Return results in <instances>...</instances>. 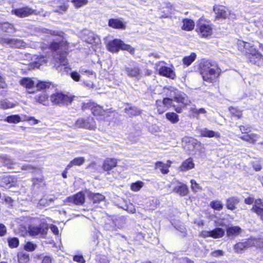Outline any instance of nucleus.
Instances as JSON below:
<instances>
[{"label":"nucleus","instance_id":"33","mask_svg":"<svg viewBox=\"0 0 263 263\" xmlns=\"http://www.w3.org/2000/svg\"><path fill=\"white\" fill-rule=\"evenodd\" d=\"M241 232V229L238 226H232L228 228L227 234L228 236H235L239 235Z\"/></svg>","mask_w":263,"mask_h":263},{"label":"nucleus","instance_id":"58","mask_svg":"<svg viewBox=\"0 0 263 263\" xmlns=\"http://www.w3.org/2000/svg\"><path fill=\"white\" fill-rule=\"evenodd\" d=\"M74 261L79 263H85V260L82 255H75L73 258Z\"/></svg>","mask_w":263,"mask_h":263},{"label":"nucleus","instance_id":"28","mask_svg":"<svg viewBox=\"0 0 263 263\" xmlns=\"http://www.w3.org/2000/svg\"><path fill=\"white\" fill-rule=\"evenodd\" d=\"M183 25L182 29L186 31L192 30L195 26V23L194 21L191 19L185 18L182 21Z\"/></svg>","mask_w":263,"mask_h":263},{"label":"nucleus","instance_id":"48","mask_svg":"<svg viewBox=\"0 0 263 263\" xmlns=\"http://www.w3.org/2000/svg\"><path fill=\"white\" fill-rule=\"evenodd\" d=\"M71 1L77 8H80L88 3V0H68Z\"/></svg>","mask_w":263,"mask_h":263},{"label":"nucleus","instance_id":"12","mask_svg":"<svg viewBox=\"0 0 263 263\" xmlns=\"http://www.w3.org/2000/svg\"><path fill=\"white\" fill-rule=\"evenodd\" d=\"M66 201L68 203H72L76 205H82L85 201V195L82 192H79L74 196L68 197Z\"/></svg>","mask_w":263,"mask_h":263},{"label":"nucleus","instance_id":"55","mask_svg":"<svg viewBox=\"0 0 263 263\" xmlns=\"http://www.w3.org/2000/svg\"><path fill=\"white\" fill-rule=\"evenodd\" d=\"M49 205V201L47 199L42 198L37 203V206L39 207H45Z\"/></svg>","mask_w":263,"mask_h":263},{"label":"nucleus","instance_id":"21","mask_svg":"<svg viewBox=\"0 0 263 263\" xmlns=\"http://www.w3.org/2000/svg\"><path fill=\"white\" fill-rule=\"evenodd\" d=\"M117 160L114 158H107L105 160L102 167L104 171H109L116 166Z\"/></svg>","mask_w":263,"mask_h":263},{"label":"nucleus","instance_id":"9","mask_svg":"<svg viewBox=\"0 0 263 263\" xmlns=\"http://www.w3.org/2000/svg\"><path fill=\"white\" fill-rule=\"evenodd\" d=\"M1 43L11 48H22L26 46V44L22 40L13 38H3Z\"/></svg>","mask_w":263,"mask_h":263},{"label":"nucleus","instance_id":"1","mask_svg":"<svg viewBox=\"0 0 263 263\" xmlns=\"http://www.w3.org/2000/svg\"><path fill=\"white\" fill-rule=\"evenodd\" d=\"M50 48L54 51L53 61L56 69L59 71L68 72L69 68L67 67L66 54L68 51V44L67 42L62 40L60 42H52Z\"/></svg>","mask_w":263,"mask_h":263},{"label":"nucleus","instance_id":"47","mask_svg":"<svg viewBox=\"0 0 263 263\" xmlns=\"http://www.w3.org/2000/svg\"><path fill=\"white\" fill-rule=\"evenodd\" d=\"M6 121L9 123H17L20 122L21 118L18 115H11L7 117Z\"/></svg>","mask_w":263,"mask_h":263},{"label":"nucleus","instance_id":"3","mask_svg":"<svg viewBox=\"0 0 263 263\" xmlns=\"http://www.w3.org/2000/svg\"><path fill=\"white\" fill-rule=\"evenodd\" d=\"M48 228L47 223L42 221L39 225L29 226L27 232L29 236L33 237H44L47 233Z\"/></svg>","mask_w":263,"mask_h":263},{"label":"nucleus","instance_id":"50","mask_svg":"<svg viewBox=\"0 0 263 263\" xmlns=\"http://www.w3.org/2000/svg\"><path fill=\"white\" fill-rule=\"evenodd\" d=\"M157 104H159V103H161L160 101H157L156 102ZM162 103L163 105H164L165 106H166L167 107H169L170 106L173 107V105L174 104L173 103V100L172 99L168 98H165L163 99Z\"/></svg>","mask_w":263,"mask_h":263},{"label":"nucleus","instance_id":"19","mask_svg":"<svg viewBox=\"0 0 263 263\" xmlns=\"http://www.w3.org/2000/svg\"><path fill=\"white\" fill-rule=\"evenodd\" d=\"M214 10L216 14V17L218 18H226L230 15L228 9L222 6L214 7Z\"/></svg>","mask_w":263,"mask_h":263},{"label":"nucleus","instance_id":"44","mask_svg":"<svg viewBox=\"0 0 263 263\" xmlns=\"http://www.w3.org/2000/svg\"><path fill=\"white\" fill-rule=\"evenodd\" d=\"M210 206L215 210L220 211L223 208V204L219 200L212 201L210 203Z\"/></svg>","mask_w":263,"mask_h":263},{"label":"nucleus","instance_id":"64","mask_svg":"<svg viewBox=\"0 0 263 263\" xmlns=\"http://www.w3.org/2000/svg\"><path fill=\"white\" fill-rule=\"evenodd\" d=\"M50 229L54 234H55V235L59 234V229L57 226L51 224L50 226Z\"/></svg>","mask_w":263,"mask_h":263},{"label":"nucleus","instance_id":"57","mask_svg":"<svg viewBox=\"0 0 263 263\" xmlns=\"http://www.w3.org/2000/svg\"><path fill=\"white\" fill-rule=\"evenodd\" d=\"M223 254H224V252L223 251L220 250H215L214 251L212 252L211 253V255L212 257H218L219 256H223Z\"/></svg>","mask_w":263,"mask_h":263},{"label":"nucleus","instance_id":"61","mask_svg":"<svg viewBox=\"0 0 263 263\" xmlns=\"http://www.w3.org/2000/svg\"><path fill=\"white\" fill-rule=\"evenodd\" d=\"M46 62V60L45 59L44 57H41L37 61L35 62L36 65V66L39 67L40 65H42Z\"/></svg>","mask_w":263,"mask_h":263},{"label":"nucleus","instance_id":"49","mask_svg":"<svg viewBox=\"0 0 263 263\" xmlns=\"http://www.w3.org/2000/svg\"><path fill=\"white\" fill-rule=\"evenodd\" d=\"M229 110L232 115L236 116L238 119H240L241 117L242 114L241 111L236 108L231 106L229 108Z\"/></svg>","mask_w":263,"mask_h":263},{"label":"nucleus","instance_id":"46","mask_svg":"<svg viewBox=\"0 0 263 263\" xmlns=\"http://www.w3.org/2000/svg\"><path fill=\"white\" fill-rule=\"evenodd\" d=\"M9 246L11 248H15L18 246L19 240L16 237L9 238L8 239Z\"/></svg>","mask_w":263,"mask_h":263},{"label":"nucleus","instance_id":"29","mask_svg":"<svg viewBox=\"0 0 263 263\" xmlns=\"http://www.w3.org/2000/svg\"><path fill=\"white\" fill-rule=\"evenodd\" d=\"M238 45L240 49L241 50L242 48H243L245 50V52L247 54H249L250 52H253L252 51L253 50H256L255 49L252 48L251 44L248 42L239 41Z\"/></svg>","mask_w":263,"mask_h":263},{"label":"nucleus","instance_id":"13","mask_svg":"<svg viewBox=\"0 0 263 263\" xmlns=\"http://www.w3.org/2000/svg\"><path fill=\"white\" fill-rule=\"evenodd\" d=\"M83 38L85 42L92 45H99L101 42L100 37L97 35L89 31L85 33Z\"/></svg>","mask_w":263,"mask_h":263},{"label":"nucleus","instance_id":"26","mask_svg":"<svg viewBox=\"0 0 263 263\" xmlns=\"http://www.w3.org/2000/svg\"><path fill=\"white\" fill-rule=\"evenodd\" d=\"M259 136L255 134H246L240 137L242 140L254 144L259 138Z\"/></svg>","mask_w":263,"mask_h":263},{"label":"nucleus","instance_id":"6","mask_svg":"<svg viewBox=\"0 0 263 263\" xmlns=\"http://www.w3.org/2000/svg\"><path fill=\"white\" fill-rule=\"evenodd\" d=\"M73 98L64 95L62 92H56L50 96V101L55 105H68L70 104Z\"/></svg>","mask_w":263,"mask_h":263},{"label":"nucleus","instance_id":"60","mask_svg":"<svg viewBox=\"0 0 263 263\" xmlns=\"http://www.w3.org/2000/svg\"><path fill=\"white\" fill-rule=\"evenodd\" d=\"M35 169V167H34L29 164H25L22 166V170H27V171H29L30 172H32Z\"/></svg>","mask_w":263,"mask_h":263},{"label":"nucleus","instance_id":"42","mask_svg":"<svg viewBox=\"0 0 263 263\" xmlns=\"http://www.w3.org/2000/svg\"><path fill=\"white\" fill-rule=\"evenodd\" d=\"M166 118L173 124L176 123L179 121L178 115L173 112L166 114Z\"/></svg>","mask_w":263,"mask_h":263},{"label":"nucleus","instance_id":"35","mask_svg":"<svg viewBox=\"0 0 263 263\" xmlns=\"http://www.w3.org/2000/svg\"><path fill=\"white\" fill-rule=\"evenodd\" d=\"M0 30L6 32H11L12 31H15L13 25L7 22L0 23Z\"/></svg>","mask_w":263,"mask_h":263},{"label":"nucleus","instance_id":"41","mask_svg":"<svg viewBox=\"0 0 263 263\" xmlns=\"http://www.w3.org/2000/svg\"><path fill=\"white\" fill-rule=\"evenodd\" d=\"M51 85L49 82L46 81H36L35 89L36 90H43L49 88Z\"/></svg>","mask_w":263,"mask_h":263},{"label":"nucleus","instance_id":"43","mask_svg":"<svg viewBox=\"0 0 263 263\" xmlns=\"http://www.w3.org/2000/svg\"><path fill=\"white\" fill-rule=\"evenodd\" d=\"M144 185V183L141 181H138L135 183H133L130 185V189L133 191H139Z\"/></svg>","mask_w":263,"mask_h":263},{"label":"nucleus","instance_id":"37","mask_svg":"<svg viewBox=\"0 0 263 263\" xmlns=\"http://www.w3.org/2000/svg\"><path fill=\"white\" fill-rule=\"evenodd\" d=\"M19 263H28L30 260L29 254L25 252H20L17 254Z\"/></svg>","mask_w":263,"mask_h":263},{"label":"nucleus","instance_id":"45","mask_svg":"<svg viewBox=\"0 0 263 263\" xmlns=\"http://www.w3.org/2000/svg\"><path fill=\"white\" fill-rule=\"evenodd\" d=\"M250 240H251L252 243H253L251 247L263 248V239L250 238Z\"/></svg>","mask_w":263,"mask_h":263},{"label":"nucleus","instance_id":"56","mask_svg":"<svg viewBox=\"0 0 263 263\" xmlns=\"http://www.w3.org/2000/svg\"><path fill=\"white\" fill-rule=\"evenodd\" d=\"M197 111L198 109L196 108L195 105H192L189 108V112L194 117L197 118Z\"/></svg>","mask_w":263,"mask_h":263},{"label":"nucleus","instance_id":"23","mask_svg":"<svg viewBox=\"0 0 263 263\" xmlns=\"http://www.w3.org/2000/svg\"><path fill=\"white\" fill-rule=\"evenodd\" d=\"M168 163H164L161 161H157L155 163V168L159 169L163 174H166L169 172V167L171 166V161H167Z\"/></svg>","mask_w":263,"mask_h":263},{"label":"nucleus","instance_id":"63","mask_svg":"<svg viewBox=\"0 0 263 263\" xmlns=\"http://www.w3.org/2000/svg\"><path fill=\"white\" fill-rule=\"evenodd\" d=\"M6 228L3 224H0V236H3L6 233Z\"/></svg>","mask_w":263,"mask_h":263},{"label":"nucleus","instance_id":"53","mask_svg":"<svg viewBox=\"0 0 263 263\" xmlns=\"http://www.w3.org/2000/svg\"><path fill=\"white\" fill-rule=\"evenodd\" d=\"M191 187L194 192H197L199 190H201L199 185L194 180H191Z\"/></svg>","mask_w":263,"mask_h":263},{"label":"nucleus","instance_id":"17","mask_svg":"<svg viewBox=\"0 0 263 263\" xmlns=\"http://www.w3.org/2000/svg\"><path fill=\"white\" fill-rule=\"evenodd\" d=\"M263 220V200L257 199L254 201V205L251 209Z\"/></svg>","mask_w":263,"mask_h":263},{"label":"nucleus","instance_id":"36","mask_svg":"<svg viewBox=\"0 0 263 263\" xmlns=\"http://www.w3.org/2000/svg\"><path fill=\"white\" fill-rule=\"evenodd\" d=\"M224 230L220 228H216L211 231L212 237L214 238H219L224 235Z\"/></svg>","mask_w":263,"mask_h":263},{"label":"nucleus","instance_id":"22","mask_svg":"<svg viewBox=\"0 0 263 263\" xmlns=\"http://www.w3.org/2000/svg\"><path fill=\"white\" fill-rule=\"evenodd\" d=\"M108 26L115 29H125V24L120 20L117 18H111L108 21Z\"/></svg>","mask_w":263,"mask_h":263},{"label":"nucleus","instance_id":"5","mask_svg":"<svg viewBox=\"0 0 263 263\" xmlns=\"http://www.w3.org/2000/svg\"><path fill=\"white\" fill-rule=\"evenodd\" d=\"M124 72L126 76L129 78H136L138 80L142 77V71L138 64L135 62H131L129 64L125 66Z\"/></svg>","mask_w":263,"mask_h":263},{"label":"nucleus","instance_id":"32","mask_svg":"<svg viewBox=\"0 0 263 263\" xmlns=\"http://www.w3.org/2000/svg\"><path fill=\"white\" fill-rule=\"evenodd\" d=\"M239 202V200L235 197H230L227 199L226 206L228 209L234 210L236 209V205Z\"/></svg>","mask_w":263,"mask_h":263},{"label":"nucleus","instance_id":"34","mask_svg":"<svg viewBox=\"0 0 263 263\" xmlns=\"http://www.w3.org/2000/svg\"><path fill=\"white\" fill-rule=\"evenodd\" d=\"M85 162V159L83 157H78L71 160L66 166V170L70 168L71 167L77 165L80 166Z\"/></svg>","mask_w":263,"mask_h":263},{"label":"nucleus","instance_id":"10","mask_svg":"<svg viewBox=\"0 0 263 263\" xmlns=\"http://www.w3.org/2000/svg\"><path fill=\"white\" fill-rule=\"evenodd\" d=\"M249 54H247V58L250 63L255 64L258 66L263 64L262 55L257 50L252 51Z\"/></svg>","mask_w":263,"mask_h":263},{"label":"nucleus","instance_id":"20","mask_svg":"<svg viewBox=\"0 0 263 263\" xmlns=\"http://www.w3.org/2000/svg\"><path fill=\"white\" fill-rule=\"evenodd\" d=\"M200 133L201 137L219 138L220 134L218 132H216L212 130H210L207 128H204L200 130Z\"/></svg>","mask_w":263,"mask_h":263},{"label":"nucleus","instance_id":"54","mask_svg":"<svg viewBox=\"0 0 263 263\" xmlns=\"http://www.w3.org/2000/svg\"><path fill=\"white\" fill-rule=\"evenodd\" d=\"M67 6L64 5L60 6L53 10V11L55 12H58L62 14L63 12H65L67 9Z\"/></svg>","mask_w":263,"mask_h":263},{"label":"nucleus","instance_id":"38","mask_svg":"<svg viewBox=\"0 0 263 263\" xmlns=\"http://www.w3.org/2000/svg\"><path fill=\"white\" fill-rule=\"evenodd\" d=\"M125 111L130 117L138 115L141 113L140 110L136 107L125 108Z\"/></svg>","mask_w":263,"mask_h":263},{"label":"nucleus","instance_id":"2","mask_svg":"<svg viewBox=\"0 0 263 263\" xmlns=\"http://www.w3.org/2000/svg\"><path fill=\"white\" fill-rule=\"evenodd\" d=\"M199 71L203 81L208 83L215 81L220 73L217 64L209 61H203L199 64Z\"/></svg>","mask_w":263,"mask_h":263},{"label":"nucleus","instance_id":"24","mask_svg":"<svg viewBox=\"0 0 263 263\" xmlns=\"http://www.w3.org/2000/svg\"><path fill=\"white\" fill-rule=\"evenodd\" d=\"M159 73L160 74L165 76L173 79L175 77V74L174 72L169 67L166 66H161L159 70Z\"/></svg>","mask_w":263,"mask_h":263},{"label":"nucleus","instance_id":"31","mask_svg":"<svg viewBox=\"0 0 263 263\" xmlns=\"http://www.w3.org/2000/svg\"><path fill=\"white\" fill-rule=\"evenodd\" d=\"M48 95L44 91L41 92L38 95H36L35 97V99L37 102L41 103L44 105H46L48 103Z\"/></svg>","mask_w":263,"mask_h":263},{"label":"nucleus","instance_id":"40","mask_svg":"<svg viewBox=\"0 0 263 263\" xmlns=\"http://www.w3.org/2000/svg\"><path fill=\"white\" fill-rule=\"evenodd\" d=\"M0 162L2 163L4 165L8 166V168H11V165L14 164L13 161L6 156H0Z\"/></svg>","mask_w":263,"mask_h":263},{"label":"nucleus","instance_id":"30","mask_svg":"<svg viewBox=\"0 0 263 263\" xmlns=\"http://www.w3.org/2000/svg\"><path fill=\"white\" fill-rule=\"evenodd\" d=\"M89 198L92 201L94 204L99 203L101 201H103L105 199L104 196L99 193H90L89 195Z\"/></svg>","mask_w":263,"mask_h":263},{"label":"nucleus","instance_id":"52","mask_svg":"<svg viewBox=\"0 0 263 263\" xmlns=\"http://www.w3.org/2000/svg\"><path fill=\"white\" fill-rule=\"evenodd\" d=\"M37 246L35 244L31 242H28L25 246V249L28 251H34Z\"/></svg>","mask_w":263,"mask_h":263},{"label":"nucleus","instance_id":"62","mask_svg":"<svg viewBox=\"0 0 263 263\" xmlns=\"http://www.w3.org/2000/svg\"><path fill=\"white\" fill-rule=\"evenodd\" d=\"M211 231H203L201 233V236L204 238L212 237Z\"/></svg>","mask_w":263,"mask_h":263},{"label":"nucleus","instance_id":"39","mask_svg":"<svg viewBox=\"0 0 263 263\" xmlns=\"http://www.w3.org/2000/svg\"><path fill=\"white\" fill-rule=\"evenodd\" d=\"M196 58V53L192 52L189 56H186L183 59V63L185 65L188 66L195 60Z\"/></svg>","mask_w":263,"mask_h":263},{"label":"nucleus","instance_id":"15","mask_svg":"<svg viewBox=\"0 0 263 263\" xmlns=\"http://www.w3.org/2000/svg\"><path fill=\"white\" fill-rule=\"evenodd\" d=\"M34 10L29 7H26L12 10V13L20 17H25L33 14Z\"/></svg>","mask_w":263,"mask_h":263},{"label":"nucleus","instance_id":"27","mask_svg":"<svg viewBox=\"0 0 263 263\" xmlns=\"http://www.w3.org/2000/svg\"><path fill=\"white\" fill-rule=\"evenodd\" d=\"M194 167V163H193L192 158H189L182 162L181 166L180 167L181 171H187Z\"/></svg>","mask_w":263,"mask_h":263},{"label":"nucleus","instance_id":"18","mask_svg":"<svg viewBox=\"0 0 263 263\" xmlns=\"http://www.w3.org/2000/svg\"><path fill=\"white\" fill-rule=\"evenodd\" d=\"M251 242V240H250V239H248L244 242H240L236 243L234 246V250L235 252L237 253H241L246 249L251 247V245H253V243H252Z\"/></svg>","mask_w":263,"mask_h":263},{"label":"nucleus","instance_id":"16","mask_svg":"<svg viewBox=\"0 0 263 263\" xmlns=\"http://www.w3.org/2000/svg\"><path fill=\"white\" fill-rule=\"evenodd\" d=\"M197 26L198 32L201 36L206 37L212 34V29L210 25L199 24Z\"/></svg>","mask_w":263,"mask_h":263},{"label":"nucleus","instance_id":"51","mask_svg":"<svg viewBox=\"0 0 263 263\" xmlns=\"http://www.w3.org/2000/svg\"><path fill=\"white\" fill-rule=\"evenodd\" d=\"M13 106L12 103L5 100L2 101L0 104L1 108L4 109L12 108Z\"/></svg>","mask_w":263,"mask_h":263},{"label":"nucleus","instance_id":"25","mask_svg":"<svg viewBox=\"0 0 263 263\" xmlns=\"http://www.w3.org/2000/svg\"><path fill=\"white\" fill-rule=\"evenodd\" d=\"M173 191L181 196H184L187 194L189 191L186 185L180 183V185L174 187Z\"/></svg>","mask_w":263,"mask_h":263},{"label":"nucleus","instance_id":"59","mask_svg":"<svg viewBox=\"0 0 263 263\" xmlns=\"http://www.w3.org/2000/svg\"><path fill=\"white\" fill-rule=\"evenodd\" d=\"M70 76L71 78L76 81H79L80 80V76L76 71H73L71 72Z\"/></svg>","mask_w":263,"mask_h":263},{"label":"nucleus","instance_id":"14","mask_svg":"<svg viewBox=\"0 0 263 263\" xmlns=\"http://www.w3.org/2000/svg\"><path fill=\"white\" fill-rule=\"evenodd\" d=\"M87 107L91 110V112L95 116H103L104 110L102 109V107L99 105H95L93 103H87V104H83L82 109H86Z\"/></svg>","mask_w":263,"mask_h":263},{"label":"nucleus","instance_id":"4","mask_svg":"<svg viewBox=\"0 0 263 263\" xmlns=\"http://www.w3.org/2000/svg\"><path fill=\"white\" fill-rule=\"evenodd\" d=\"M107 49L111 52H117L120 49L127 50L130 53L134 52V48L130 45L125 44L120 39H114L107 44Z\"/></svg>","mask_w":263,"mask_h":263},{"label":"nucleus","instance_id":"7","mask_svg":"<svg viewBox=\"0 0 263 263\" xmlns=\"http://www.w3.org/2000/svg\"><path fill=\"white\" fill-rule=\"evenodd\" d=\"M168 90L171 91L170 96L174 97V101L180 103L183 106H186L187 104V97L184 92H180L176 88L170 87Z\"/></svg>","mask_w":263,"mask_h":263},{"label":"nucleus","instance_id":"11","mask_svg":"<svg viewBox=\"0 0 263 263\" xmlns=\"http://www.w3.org/2000/svg\"><path fill=\"white\" fill-rule=\"evenodd\" d=\"M20 84L25 87L28 93H31L34 92L33 89H35L36 81L29 78H24L21 80Z\"/></svg>","mask_w":263,"mask_h":263},{"label":"nucleus","instance_id":"8","mask_svg":"<svg viewBox=\"0 0 263 263\" xmlns=\"http://www.w3.org/2000/svg\"><path fill=\"white\" fill-rule=\"evenodd\" d=\"M75 126L78 128H83L90 130H93L96 128V124L92 118H88L86 119H78L76 122Z\"/></svg>","mask_w":263,"mask_h":263}]
</instances>
